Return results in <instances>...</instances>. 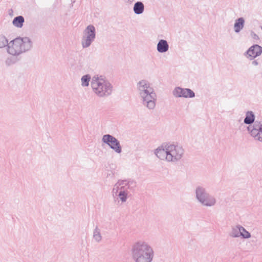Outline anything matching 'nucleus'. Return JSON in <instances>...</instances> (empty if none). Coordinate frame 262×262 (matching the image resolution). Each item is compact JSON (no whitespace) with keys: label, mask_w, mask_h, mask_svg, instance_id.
Segmentation results:
<instances>
[{"label":"nucleus","mask_w":262,"mask_h":262,"mask_svg":"<svg viewBox=\"0 0 262 262\" xmlns=\"http://www.w3.org/2000/svg\"><path fill=\"white\" fill-rule=\"evenodd\" d=\"M137 186L136 181L133 179L119 180L114 185L112 195L118 202L124 203L135 191Z\"/></svg>","instance_id":"f257e3e1"},{"label":"nucleus","mask_w":262,"mask_h":262,"mask_svg":"<svg viewBox=\"0 0 262 262\" xmlns=\"http://www.w3.org/2000/svg\"><path fill=\"white\" fill-rule=\"evenodd\" d=\"M137 89L142 104L150 110H154L157 96L150 82L145 79L141 80L137 83Z\"/></svg>","instance_id":"f03ea898"},{"label":"nucleus","mask_w":262,"mask_h":262,"mask_svg":"<svg viewBox=\"0 0 262 262\" xmlns=\"http://www.w3.org/2000/svg\"><path fill=\"white\" fill-rule=\"evenodd\" d=\"M131 251L132 258L135 262H152L155 255L152 247L142 240L135 243Z\"/></svg>","instance_id":"7ed1b4c3"},{"label":"nucleus","mask_w":262,"mask_h":262,"mask_svg":"<svg viewBox=\"0 0 262 262\" xmlns=\"http://www.w3.org/2000/svg\"><path fill=\"white\" fill-rule=\"evenodd\" d=\"M33 42L28 37H17L9 41L7 52L13 56H18L31 49Z\"/></svg>","instance_id":"20e7f679"},{"label":"nucleus","mask_w":262,"mask_h":262,"mask_svg":"<svg viewBox=\"0 0 262 262\" xmlns=\"http://www.w3.org/2000/svg\"><path fill=\"white\" fill-rule=\"evenodd\" d=\"M91 85L94 93L99 97L110 96L113 91L112 84L103 76L96 75L91 80Z\"/></svg>","instance_id":"39448f33"},{"label":"nucleus","mask_w":262,"mask_h":262,"mask_svg":"<svg viewBox=\"0 0 262 262\" xmlns=\"http://www.w3.org/2000/svg\"><path fill=\"white\" fill-rule=\"evenodd\" d=\"M194 194L198 202L204 207H211L217 203L215 196L209 193L203 186H197L194 190Z\"/></svg>","instance_id":"423d86ee"},{"label":"nucleus","mask_w":262,"mask_h":262,"mask_svg":"<svg viewBox=\"0 0 262 262\" xmlns=\"http://www.w3.org/2000/svg\"><path fill=\"white\" fill-rule=\"evenodd\" d=\"M166 149L168 162L177 163L180 161L184 154V149L182 146L177 144L167 143Z\"/></svg>","instance_id":"0eeeda50"},{"label":"nucleus","mask_w":262,"mask_h":262,"mask_svg":"<svg viewBox=\"0 0 262 262\" xmlns=\"http://www.w3.org/2000/svg\"><path fill=\"white\" fill-rule=\"evenodd\" d=\"M96 28L93 25H88L83 32L81 46L83 49L89 47L96 38Z\"/></svg>","instance_id":"6e6552de"},{"label":"nucleus","mask_w":262,"mask_h":262,"mask_svg":"<svg viewBox=\"0 0 262 262\" xmlns=\"http://www.w3.org/2000/svg\"><path fill=\"white\" fill-rule=\"evenodd\" d=\"M102 141L108 145L116 153L119 154L121 153L122 146L120 141L113 136L110 134L104 135L102 137Z\"/></svg>","instance_id":"1a4fd4ad"},{"label":"nucleus","mask_w":262,"mask_h":262,"mask_svg":"<svg viewBox=\"0 0 262 262\" xmlns=\"http://www.w3.org/2000/svg\"><path fill=\"white\" fill-rule=\"evenodd\" d=\"M247 130L255 140L262 142V122L256 121L252 125L247 127Z\"/></svg>","instance_id":"9d476101"},{"label":"nucleus","mask_w":262,"mask_h":262,"mask_svg":"<svg viewBox=\"0 0 262 262\" xmlns=\"http://www.w3.org/2000/svg\"><path fill=\"white\" fill-rule=\"evenodd\" d=\"M172 93L175 98H192L195 97V93L192 90L180 86L176 87L173 90Z\"/></svg>","instance_id":"9b49d317"},{"label":"nucleus","mask_w":262,"mask_h":262,"mask_svg":"<svg viewBox=\"0 0 262 262\" xmlns=\"http://www.w3.org/2000/svg\"><path fill=\"white\" fill-rule=\"evenodd\" d=\"M262 53V47L258 45H254L249 48L245 53L247 57L252 60Z\"/></svg>","instance_id":"f8f14e48"},{"label":"nucleus","mask_w":262,"mask_h":262,"mask_svg":"<svg viewBox=\"0 0 262 262\" xmlns=\"http://www.w3.org/2000/svg\"><path fill=\"white\" fill-rule=\"evenodd\" d=\"M165 147H167V143H163L156 148L154 151V154L159 159L167 162V159L166 158L167 156L166 149Z\"/></svg>","instance_id":"ddd939ff"},{"label":"nucleus","mask_w":262,"mask_h":262,"mask_svg":"<svg viewBox=\"0 0 262 262\" xmlns=\"http://www.w3.org/2000/svg\"><path fill=\"white\" fill-rule=\"evenodd\" d=\"M169 45L167 40L160 39L157 45V50L159 53H163L168 51Z\"/></svg>","instance_id":"4468645a"},{"label":"nucleus","mask_w":262,"mask_h":262,"mask_svg":"<svg viewBox=\"0 0 262 262\" xmlns=\"http://www.w3.org/2000/svg\"><path fill=\"white\" fill-rule=\"evenodd\" d=\"M245 118L244 120V123L247 125L253 124L255 121V116L254 113L251 111H248L246 112Z\"/></svg>","instance_id":"2eb2a0df"},{"label":"nucleus","mask_w":262,"mask_h":262,"mask_svg":"<svg viewBox=\"0 0 262 262\" xmlns=\"http://www.w3.org/2000/svg\"><path fill=\"white\" fill-rule=\"evenodd\" d=\"M245 19L243 17L236 19L234 25V30L235 33H239L244 28Z\"/></svg>","instance_id":"dca6fc26"},{"label":"nucleus","mask_w":262,"mask_h":262,"mask_svg":"<svg viewBox=\"0 0 262 262\" xmlns=\"http://www.w3.org/2000/svg\"><path fill=\"white\" fill-rule=\"evenodd\" d=\"M241 225H237L231 227L229 235L232 238H237L241 236Z\"/></svg>","instance_id":"f3484780"},{"label":"nucleus","mask_w":262,"mask_h":262,"mask_svg":"<svg viewBox=\"0 0 262 262\" xmlns=\"http://www.w3.org/2000/svg\"><path fill=\"white\" fill-rule=\"evenodd\" d=\"M134 12L137 15L142 14L144 11V5L142 2H137L133 7Z\"/></svg>","instance_id":"a211bd4d"},{"label":"nucleus","mask_w":262,"mask_h":262,"mask_svg":"<svg viewBox=\"0 0 262 262\" xmlns=\"http://www.w3.org/2000/svg\"><path fill=\"white\" fill-rule=\"evenodd\" d=\"M25 22V18L23 16L19 15L15 17L12 21V24L14 26L21 28L23 26Z\"/></svg>","instance_id":"6ab92c4d"},{"label":"nucleus","mask_w":262,"mask_h":262,"mask_svg":"<svg viewBox=\"0 0 262 262\" xmlns=\"http://www.w3.org/2000/svg\"><path fill=\"white\" fill-rule=\"evenodd\" d=\"M9 43V40L7 37L3 34H0V50L4 48L7 49Z\"/></svg>","instance_id":"aec40b11"},{"label":"nucleus","mask_w":262,"mask_h":262,"mask_svg":"<svg viewBox=\"0 0 262 262\" xmlns=\"http://www.w3.org/2000/svg\"><path fill=\"white\" fill-rule=\"evenodd\" d=\"M93 238L96 242L99 243L102 240V235L100 233V230L97 226L93 231Z\"/></svg>","instance_id":"412c9836"},{"label":"nucleus","mask_w":262,"mask_h":262,"mask_svg":"<svg viewBox=\"0 0 262 262\" xmlns=\"http://www.w3.org/2000/svg\"><path fill=\"white\" fill-rule=\"evenodd\" d=\"M91 79V77L89 74H86L81 77V85L83 87H87L89 85L90 81Z\"/></svg>","instance_id":"4be33fe9"},{"label":"nucleus","mask_w":262,"mask_h":262,"mask_svg":"<svg viewBox=\"0 0 262 262\" xmlns=\"http://www.w3.org/2000/svg\"><path fill=\"white\" fill-rule=\"evenodd\" d=\"M241 237L244 239H247L251 237V235L250 233L244 227L241 226Z\"/></svg>","instance_id":"5701e85b"},{"label":"nucleus","mask_w":262,"mask_h":262,"mask_svg":"<svg viewBox=\"0 0 262 262\" xmlns=\"http://www.w3.org/2000/svg\"><path fill=\"white\" fill-rule=\"evenodd\" d=\"M15 61L12 57H8L5 61L6 65L7 66H10L15 63Z\"/></svg>","instance_id":"b1692460"},{"label":"nucleus","mask_w":262,"mask_h":262,"mask_svg":"<svg viewBox=\"0 0 262 262\" xmlns=\"http://www.w3.org/2000/svg\"><path fill=\"white\" fill-rule=\"evenodd\" d=\"M106 176L107 178H113L114 176V172L112 170H108Z\"/></svg>","instance_id":"393cba45"},{"label":"nucleus","mask_w":262,"mask_h":262,"mask_svg":"<svg viewBox=\"0 0 262 262\" xmlns=\"http://www.w3.org/2000/svg\"><path fill=\"white\" fill-rule=\"evenodd\" d=\"M135 0H124V2L128 4H132Z\"/></svg>","instance_id":"a878e982"},{"label":"nucleus","mask_w":262,"mask_h":262,"mask_svg":"<svg viewBox=\"0 0 262 262\" xmlns=\"http://www.w3.org/2000/svg\"><path fill=\"white\" fill-rule=\"evenodd\" d=\"M258 63H259L256 60H253L252 62V65L255 66H257L258 64Z\"/></svg>","instance_id":"bb28decb"},{"label":"nucleus","mask_w":262,"mask_h":262,"mask_svg":"<svg viewBox=\"0 0 262 262\" xmlns=\"http://www.w3.org/2000/svg\"><path fill=\"white\" fill-rule=\"evenodd\" d=\"M261 74V77H262V73Z\"/></svg>","instance_id":"cd10ccee"},{"label":"nucleus","mask_w":262,"mask_h":262,"mask_svg":"<svg viewBox=\"0 0 262 262\" xmlns=\"http://www.w3.org/2000/svg\"><path fill=\"white\" fill-rule=\"evenodd\" d=\"M261 29H262V27H261Z\"/></svg>","instance_id":"c85d7f7f"}]
</instances>
